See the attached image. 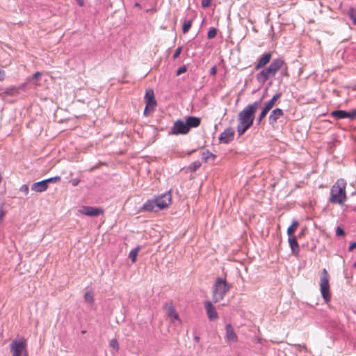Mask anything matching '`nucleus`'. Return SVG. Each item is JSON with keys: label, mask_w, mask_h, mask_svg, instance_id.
Wrapping results in <instances>:
<instances>
[{"label": "nucleus", "mask_w": 356, "mask_h": 356, "mask_svg": "<svg viewBox=\"0 0 356 356\" xmlns=\"http://www.w3.org/2000/svg\"><path fill=\"white\" fill-rule=\"evenodd\" d=\"M211 0H202L201 5L203 8H207L210 6Z\"/></svg>", "instance_id": "79ce46f5"}, {"label": "nucleus", "mask_w": 356, "mask_h": 356, "mask_svg": "<svg viewBox=\"0 0 356 356\" xmlns=\"http://www.w3.org/2000/svg\"><path fill=\"white\" fill-rule=\"evenodd\" d=\"M187 70V68L185 65H183L181 67H180L179 68L177 69V72H176V74L177 76L186 72Z\"/></svg>", "instance_id": "ea45409f"}, {"label": "nucleus", "mask_w": 356, "mask_h": 356, "mask_svg": "<svg viewBox=\"0 0 356 356\" xmlns=\"http://www.w3.org/2000/svg\"><path fill=\"white\" fill-rule=\"evenodd\" d=\"M330 115L337 120L348 118L354 120L356 118V109H353L350 111H346L343 110H336L331 112Z\"/></svg>", "instance_id": "1a4fd4ad"}, {"label": "nucleus", "mask_w": 356, "mask_h": 356, "mask_svg": "<svg viewBox=\"0 0 356 356\" xmlns=\"http://www.w3.org/2000/svg\"><path fill=\"white\" fill-rule=\"evenodd\" d=\"M283 115L284 112L281 108H277L273 109L268 117L269 124L274 126L277 123V120L283 116Z\"/></svg>", "instance_id": "2eb2a0df"}, {"label": "nucleus", "mask_w": 356, "mask_h": 356, "mask_svg": "<svg viewBox=\"0 0 356 356\" xmlns=\"http://www.w3.org/2000/svg\"><path fill=\"white\" fill-rule=\"evenodd\" d=\"M194 340H195V341L198 342V341H200V337H198V336H195V337H194Z\"/></svg>", "instance_id": "8fccbe9b"}, {"label": "nucleus", "mask_w": 356, "mask_h": 356, "mask_svg": "<svg viewBox=\"0 0 356 356\" xmlns=\"http://www.w3.org/2000/svg\"><path fill=\"white\" fill-rule=\"evenodd\" d=\"M281 95L282 94L280 92L275 94L268 102L265 104L264 107L270 111L275 104V102L280 98Z\"/></svg>", "instance_id": "4be33fe9"}, {"label": "nucleus", "mask_w": 356, "mask_h": 356, "mask_svg": "<svg viewBox=\"0 0 356 356\" xmlns=\"http://www.w3.org/2000/svg\"><path fill=\"white\" fill-rule=\"evenodd\" d=\"M71 184H72V186H76L79 183H80V179H77V178H75V179H72L71 181H70Z\"/></svg>", "instance_id": "37998d69"}, {"label": "nucleus", "mask_w": 356, "mask_h": 356, "mask_svg": "<svg viewBox=\"0 0 356 356\" xmlns=\"http://www.w3.org/2000/svg\"><path fill=\"white\" fill-rule=\"evenodd\" d=\"M346 183L343 179H338L330 189V202L342 205L346 200Z\"/></svg>", "instance_id": "7ed1b4c3"}, {"label": "nucleus", "mask_w": 356, "mask_h": 356, "mask_svg": "<svg viewBox=\"0 0 356 356\" xmlns=\"http://www.w3.org/2000/svg\"><path fill=\"white\" fill-rule=\"evenodd\" d=\"M321 293L325 302H328L331 299L329 285V275L325 268H323L321 277Z\"/></svg>", "instance_id": "39448f33"}, {"label": "nucleus", "mask_w": 356, "mask_h": 356, "mask_svg": "<svg viewBox=\"0 0 356 356\" xmlns=\"http://www.w3.org/2000/svg\"><path fill=\"white\" fill-rule=\"evenodd\" d=\"M5 77H6L5 71L0 69V81L4 80Z\"/></svg>", "instance_id": "c03bdc74"}, {"label": "nucleus", "mask_w": 356, "mask_h": 356, "mask_svg": "<svg viewBox=\"0 0 356 356\" xmlns=\"http://www.w3.org/2000/svg\"><path fill=\"white\" fill-rule=\"evenodd\" d=\"M84 298L86 302H88L90 305H92L94 302V296L93 293L92 291H88L84 295Z\"/></svg>", "instance_id": "c85d7f7f"}, {"label": "nucleus", "mask_w": 356, "mask_h": 356, "mask_svg": "<svg viewBox=\"0 0 356 356\" xmlns=\"http://www.w3.org/2000/svg\"><path fill=\"white\" fill-rule=\"evenodd\" d=\"M81 212L88 216H97L103 213V209L92 207H83Z\"/></svg>", "instance_id": "4468645a"}, {"label": "nucleus", "mask_w": 356, "mask_h": 356, "mask_svg": "<svg viewBox=\"0 0 356 356\" xmlns=\"http://www.w3.org/2000/svg\"><path fill=\"white\" fill-rule=\"evenodd\" d=\"M157 204L155 197L154 199L147 200L140 208L139 211H157Z\"/></svg>", "instance_id": "ddd939ff"}, {"label": "nucleus", "mask_w": 356, "mask_h": 356, "mask_svg": "<svg viewBox=\"0 0 356 356\" xmlns=\"http://www.w3.org/2000/svg\"><path fill=\"white\" fill-rule=\"evenodd\" d=\"M234 138V130L232 127H228L222 131L218 138L219 142L223 144H227L232 141Z\"/></svg>", "instance_id": "9d476101"}, {"label": "nucleus", "mask_w": 356, "mask_h": 356, "mask_svg": "<svg viewBox=\"0 0 356 356\" xmlns=\"http://www.w3.org/2000/svg\"><path fill=\"white\" fill-rule=\"evenodd\" d=\"M284 65L285 62L282 58H277L274 59L268 67L264 68L257 74V81L259 83H265L270 78L274 77L277 72Z\"/></svg>", "instance_id": "f03ea898"}, {"label": "nucleus", "mask_w": 356, "mask_h": 356, "mask_svg": "<svg viewBox=\"0 0 356 356\" xmlns=\"http://www.w3.org/2000/svg\"><path fill=\"white\" fill-rule=\"evenodd\" d=\"M269 110L264 107L257 118L258 123H260L261 120L265 118Z\"/></svg>", "instance_id": "7c9ffc66"}, {"label": "nucleus", "mask_w": 356, "mask_h": 356, "mask_svg": "<svg viewBox=\"0 0 356 356\" xmlns=\"http://www.w3.org/2000/svg\"><path fill=\"white\" fill-rule=\"evenodd\" d=\"M298 347H299V348L302 347V348H304L305 350H307V347H306V346H305V345H302V346H301V345H298Z\"/></svg>", "instance_id": "3c124183"}, {"label": "nucleus", "mask_w": 356, "mask_h": 356, "mask_svg": "<svg viewBox=\"0 0 356 356\" xmlns=\"http://www.w3.org/2000/svg\"><path fill=\"white\" fill-rule=\"evenodd\" d=\"M204 308L209 321H213L218 318V314L212 302L209 300L204 302Z\"/></svg>", "instance_id": "9b49d317"}, {"label": "nucleus", "mask_w": 356, "mask_h": 356, "mask_svg": "<svg viewBox=\"0 0 356 356\" xmlns=\"http://www.w3.org/2000/svg\"><path fill=\"white\" fill-rule=\"evenodd\" d=\"M201 166V162L199 161H194L190 165V169L193 171H195L199 169Z\"/></svg>", "instance_id": "473e14b6"}, {"label": "nucleus", "mask_w": 356, "mask_h": 356, "mask_svg": "<svg viewBox=\"0 0 356 356\" xmlns=\"http://www.w3.org/2000/svg\"><path fill=\"white\" fill-rule=\"evenodd\" d=\"M200 118L195 116H190L187 118L186 120V123L189 131L191 128L197 127L200 124Z\"/></svg>", "instance_id": "aec40b11"}, {"label": "nucleus", "mask_w": 356, "mask_h": 356, "mask_svg": "<svg viewBox=\"0 0 356 356\" xmlns=\"http://www.w3.org/2000/svg\"><path fill=\"white\" fill-rule=\"evenodd\" d=\"M4 216V212L3 211H0V223L2 221V219H3V217Z\"/></svg>", "instance_id": "09e8293b"}, {"label": "nucleus", "mask_w": 356, "mask_h": 356, "mask_svg": "<svg viewBox=\"0 0 356 356\" xmlns=\"http://www.w3.org/2000/svg\"><path fill=\"white\" fill-rule=\"evenodd\" d=\"M272 57V54L270 52L266 53L263 54L261 58L258 60L255 65V70H258L262 67H264L267 63H268Z\"/></svg>", "instance_id": "f3484780"}, {"label": "nucleus", "mask_w": 356, "mask_h": 356, "mask_svg": "<svg viewBox=\"0 0 356 356\" xmlns=\"http://www.w3.org/2000/svg\"><path fill=\"white\" fill-rule=\"evenodd\" d=\"M60 180V177L59 176H55V177H50L49 179H45V181H47V184L49 182H58Z\"/></svg>", "instance_id": "f704fd0d"}, {"label": "nucleus", "mask_w": 356, "mask_h": 356, "mask_svg": "<svg viewBox=\"0 0 356 356\" xmlns=\"http://www.w3.org/2000/svg\"><path fill=\"white\" fill-rule=\"evenodd\" d=\"M354 267H356V262L353 264Z\"/></svg>", "instance_id": "864d4df0"}, {"label": "nucleus", "mask_w": 356, "mask_h": 356, "mask_svg": "<svg viewBox=\"0 0 356 356\" xmlns=\"http://www.w3.org/2000/svg\"><path fill=\"white\" fill-rule=\"evenodd\" d=\"M289 243L291 249L292 253L297 256L299 254L300 248L297 242L296 236H289Z\"/></svg>", "instance_id": "6ab92c4d"}, {"label": "nucleus", "mask_w": 356, "mask_h": 356, "mask_svg": "<svg viewBox=\"0 0 356 356\" xmlns=\"http://www.w3.org/2000/svg\"><path fill=\"white\" fill-rule=\"evenodd\" d=\"M19 191L21 192H22L23 193H24L25 195H27L29 193V186L27 184L22 185L20 187Z\"/></svg>", "instance_id": "c9c22d12"}, {"label": "nucleus", "mask_w": 356, "mask_h": 356, "mask_svg": "<svg viewBox=\"0 0 356 356\" xmlns=\"http://www.w3.org/2000/svg\"><path fill=\"white\" fill-rule=\"evenodd\" d=\"M299 223L298 221L294 220L291 225L288 227L286 233L289 236H295L294 232H296Z\"/></svg>", "instance_id": "5701e85b"}, {"label": "nucleus", "mask_w": 356, "mask_h": 356, "mask_svg": "<svg viewBox=\"0 0 356 356\" xmlns=\"http://www.w3.org/2000/svg\"><path fill=\"white\" fill-rule=\"evenodd\" d=\"M217 30L216 28H211L207 33V38L209 39H213L216 36Z\"/></svg>", "instance_id": "2f4dec72"}, {"label": "nucleus", "mask_w": 356, "mask_h": 356, "mask_svg": "<svg viewBox=\"0 0 356 356\" xmlns=\"http://www.w3.org/2000/svg\"><path fill=\"white\" fill-rule=\"evenodd\" d=\"M257 341H258V342H259V343L261 342V339H258V340H257Z\"/></svg>", "instance_id": "5fc2aeb1"}, {"label": "nucleus", "mask_w": 356, "mask_h": 356, "mask_svg": "<svg viewBox=\"0 0 356 356\" xmlns=\"http://www.w3.org/2000/svg\"><path fill=\"white\" fill-rule=\"evenodd\" d=\"M24 87H25V83L20 85L19 86V88H16V87L9 88L6 90L5 93L10 95H15L17 93H18L19 89H24Z\"/></svg>", "instance_id": "b1692460"}, {"label": "nucleus", "mask_w": 356, "mask_h": 356, "mask_svg": "<svg viewBox=\"0 0 356 356\" xmlns=\"http://www.w3.org/2000/svg\"><path fill=\"white\" fill-rule=\"evenodd\" d=\"M232 285L227 282L225 279L218 277L213 286L212 298L214 302L222 300L226 293L230 291Z\"/></svg>", "instance_id": "20e7f679"}, {"label": "nucleus", "mask_w": 356, "mask_h": 356, "mask_svg": "<svg viewBox=\"0 0 356 356\" xmlns=\"http://www.w3.org/2000/svg\"><path fill=\"white\" fill-rule=\"evenodd\" d=\"M12 356H29L26 349V341L24 339L21 341L13 340L10 344Z\"/></svg>", "instance_id": "423d86ee"}, {"label": "nucleus", "mask_w": 356, "mask_h": 356, "mask_svg": "<svg viewBox=\"0 0 356 356\" xmlns=\"http://www.w3.org/2000/svg\"><path fill=\"white\" fill-rule=\"evenodd\" d=\"M81 332L84 334V333H86V331L82 330V332Z\"/></svg>", "instance_id": "6e6d98bb"}, {"label": "nucleus", "mask_w": 356, "mask_h": 356, "mask_svg": "<svg viewBox=\"0 0 356 356\" xmlns=\"http://www.w3.org/2000/svg\"><path fill=\"white\" fill-rule=\"evenodd\" d=\"M76 1L80 6H83L84 5V0H76Z\"/></svg>", "instance_id": "de8ad7c7"}, {"label": "nucleus", "mask_w": 356, "mask_h": 356, "mask_svg": "<svg viewBox=\"0 0 356 356\" xmlns=\"http://www.w3.org/2000/svg\"><path fill=\"white\" fill-rule=\"evenodd\" d=\"M47 188H48V185H47V181H45V179L35 182V183L33 184L31 186L32 191L39 192V193L45 191L47 189Z\"/></svg>", "instance_id": "a211bd4d"}, {"label": "nucleus", "mask_w": 356, "mask_h": 356, "mask_svg": "<svg viewBox=\"0 0 356 356\" xmlns=\"http://www.w3.org/2000/svg\"><path fill=\"white\" fill-rule=\"evenodd\" d=\"M336 235L337 236H343L345 235V232L341 227H337L336 229Z\"/></svg>", "instance_id": "e433bc0d"}, {"label": "nucleus", "mask_w": 356, "mask_h": 356, "mask_svg": "<svg viewBox=\"0 0 356 356\" xmlns=\"http://www.w3.org/2000/svg\"><path fill=\"white\" fill-rule=\"evenodd\" d=\"M110 346L115 349L116 351H118L119 350V343L115 339H113L110 341Z\"/></svg>", "instance_id": "72a5a7b5"}, {"label": "nucleus", "mask_w": 356, "mask_h": 356, "mask_svg": "<svg viewBox=\"0 0 356 356\" xmlns=\"http://www.w3.org/2000/svg\"><path fill=\"white\" fill-rule=\"evenodd\" d=\"M41 75V72H36L31 77L27 79V82H33L34 85L38 86V80Z\"/></svg>", "instance_id": "a878e982"}, {"label": "nucleus", "mask_w": 356, "mask_h": 356, "mask_svg": "<svg viewBox=\"0 0 356 356\" xmlns=\"http://www.w3.org/2000/svg\"><path fill=\"white\" fill-rule=\"evenodd\" d=\"M167 314L168 317L171 318V321H173L175 320H179L178 314L176 312L172 305H170L167 308Z\"/></svg>", "instance_id": "412c9836"}, {"label": "nucleus", "mask_w": 356, "mask_h": 356, "mask_svg": "<svg viewBox=\"0 0 356 356\" xmlns=\"http://www.w3.org/2000/svg\"><path fill=\"white\" fill-rule=\"evenodd\" d=\"M145 100L146 105H147L148 107L156 108V102L155 100L154 92L153 90L149 89L146 90L145 95Z\"/></svg>", "instance_id": "dca6fc26"}, {"label": "nucleus", "mask_w": 356, "mask_h": 356, "mask_svg": "<svg viewBox=\"0 0 356 356\" xmlns=\"http://www.w3.org/2000/svg\"><path fill=\"white\" fill-rule=\"evenodd\" d=\"M157 209L161 210L168 207L171 202V193L170 191L155 197Z\"/></svg>", "instance_id": "6e6552de"}, {"label": "nucleus", "mask_w": 356, "mask_h": 356, "mask_svg": "<svg viewBox=\"0 0 356 356\" xmlns=\"http://www.w3.org/2000/svg\"><path fill=\"white\" fill-rule=\"evenodd\" d=\"M189 132L188 128L186 125V122L181 120H177L174 122L171 130L169 134L172 135H185Z\"/></svg>", "instance_id": "0eeeda50"}, {"label": "nucleus", "mask_w": 356, "mask_h": 356, "mask_svg": "<svg viewBox=\"0 0 356 356\" xmlns=\"http://www.w3.org/2000/svg\"><path fill=\"white\" fill-rule=\"evenodd\" d=\"M181 51H182L181 47H179L178 48H177L173 56H172L173 59L177 58L179 56Z\"/></svg>", "instance_id": "4c0bfd02"}, {"label": "nucleus", "mask_w": 356, "mask_h": 356, "mask_svg": "<svg viewBox=\"0 0 356 356\" xmlns=\"http://www.w3.org/2000/svg\"><path fill=\"white\" fill-rule=\"evenodd\" d=\"M140 250V246H137L131 250L129 254V257L131 259L132 263H135L136 261L137 255Z\"/></svg>", "instance_id": "393cba45"}, {"label": "nucleus", "mask_w": 356, "mask_h": 356, "mask_svg": "<svg viewBox=\"0 0 356 356\" xmlns=\"http://www.w3.org/2000/svg\"><path fill=\"white\" fill-rule=\"evenodd\" d=\"M191 25H192L191 20L185 21L183 24V27H182L183 33H186L189 31L190 28L191 27Z\"/></svg>", "instance_id": "c756f323"}, {"label": "nucleus", "mask_w": 356, "mask_h": 356, "mask_svg": "<svg viewBox=\"0 0 356 356\" xmlns=\"http://www.w3.org/2000/svg\"><path fill=\"white\" fill-rule=\"evenodd\" d=\"M260 102L261 100L248 104L238 113L237 125L238 136L243 135L252 125Z\"/></svg>", "instance_id": "f257e3e1"}, {"label": "nucleus", "mask_w": 356, "mask_h": 356, "mask_svg": "<svg viewBox=\"0 0 356 356\" xmlns=\"http://www.w3.org/2000/svg\"><path fill=\"white\" fill-rule=\"evenodd\" d=\"M202 156V159L205 162H207L209 159H215L216 158V155L213 154V153H211V152H209V150L203 152Z\"/></svg>", "instance_id": "bb28decb"}, {"label": "nucleus", "mask_w": 356, "mask_h": 356, "mask_svg": "<svg viewBox=\"0 0 356 356\" xmlns=\"http://www.w3.org/2000/svg\"><path fill=\"white\" fill-rule=\"evenodd\" d=\"M348 15L350 19L353 21L354 25H356V9L355 8H350L348 10Z\"/></svg>", "instance_id": "cd10ccee"}, {"label": "nucleus", "mask_w": 356, "mask_h": 356, "mask_svg": "<svg viewBox=\"0 0 356 356\" xmlns=\"http://www.w3.org/2000/svg\"><path fill=\"white\" fill-rule=\"evenodd\" d=\"M217 72V70H216V68L215 66H213L211 69H210V74H212V75H216Z\"/></svg>", "instance_id": "49530a36"}, {"label": "nucleus", "mask_w": 356, "mask_h": 356, "mask_svg": "<svg viewBox=\"0 0 356 356\" xmlns=\"http://www.w3.org/2000/svg\"><path fill=\"white\" fill-rule=\"evenodd\" d=\"M280 70H281V74L284 76H289V72H288V68L286 66V64L285 63V65L281 68Z\"/></svg>", "instance_id": "58836bf2"}, {"label": "nucleus", "mask_w": 356, "mask_h": 356, "mask_svg": "<svg viewBox=\"0 0 356 356\" xmlns=\"http://www.w3.org/2000/svg\"><path fill=\"white\" fill-rule=\"evenodd\" d=\"M154 109H155V108H154V107H148V106L146 105V106H145V108L144 109L143 113H144L145 115H148Z\"/></svg>", "instance_id": "a19ab883"}, {"label": "nucleus", "mask_w": 356, "mask_h": 356, "mask_svg": "<svg viewBox=\"0 0 356 356\" xmlns=\"http://www.w3.org/2000/svg\"><path fill=\"white\" fill-rule=\"evenodd\" d=\"M225 331V338L229 343H236L238 341V337L230 323L226 325Z\"/></svg>", "instance_id": "f8f14e48"}, {"label": "nucleus", "mask_w": 356, "mask_h": 356, "mask_svg": "<svg viewBox=\"0 0 356 356\" xmlns=\"http://www.w3.org/2000/svg\"><path fill=\"white\" fill-rule=\"evenodd\" d=\"M356 248V242L352 243L350 246L348 247V250L352 251L354 250V248Z\"/></svg>", "instance_id": "a18cd8bd"}, {"label": "nucleus", "mask_w": 356, "mask_h": 356, "mask_svg": "<svg viewBox=\"0 0 356 356\" xmlns=\"http://www.w3.org/2000/svg\"><path fill=\"white\" fill-rule=\"evenodd\" d=\"M304 234V230H302L300 234H299V236L300 237L301 236H302Z\"/></svg>", "instance_id": "603ef678"}]
</instances>
